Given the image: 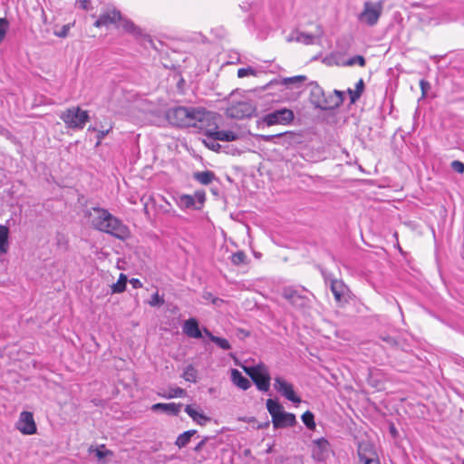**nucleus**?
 Returning a JSON list of instances; mask_svg holds the SVG:
<instances>
[{
  "mask_svg": "<svg viewBox=\"0 0 464 464\" xmlns=\"http://www.w3.org/2000/svg\"><path fill=\"white\" fill-rule=\"evenodd\" d=\"M167 119L172 125L178 127H195L202 130L214 119V113L203 108L176 107L167 111Z\"/></svg>",
  "mask_w": 464,
  "mask_h": 464,
  "instance_id": "f257e3e1",
  "label": "nucleus"
},
{
  "mask_svg": "<svg viewBox=\"0 0 464 464\" xmlns=\"http://www.w3.org/2000/svg\"><path fill=\"white\" fill-rule=\"evenodd\" d=\"M89 217L91 224L95 229L111 234L120 239H125L129 237L128 227L108 210L93 208L90 211Z\"/></svg>",
  "mask_w": 464,
  "mask_h": 464,
  "instance_id": "f03ea898",
  "label": "nucleus"
},
{
  "mask_svg": "<svg viewBox=\"0 0 464 464\" xmlns=\"http://www.w3.org/2000/svg\"><path fill=\"white\" fill-rule=\"evenodd\" d=\"M266 409L272 417V422L276 429L291 427L296 423L295 414L285 411L283 406L276 401L268 399Z\"/></svg>",
  "mask_w": 464,
  "mask_h": 464,
  "instance_id": "7ed1b4c3",
  "label": "nucleus"
},
{
  "mask_svg": "<svg viewBox=\"0 0 464 464\" xmlns=\"http://www.w3.org/2000/svg\"><path fill=\"white\" fill-rule=\"evenodd\" d=\"M383 5V0L365 1L362 11L357 15L358 22L371 27L376 25L382 16Z\"/></svg>",
  "mask_w": 464,
  "mask_h": 464,
  "instance_id": "20e7f679",
  "label": "nucleus"
},
{
  "mask_svg": "<svg viewBox=\"0 0 464 464\" xmlns=\"http://www.w3.org/2000/svg\"><path fill=\"white\" fill-rule=\"evenodd\" d=\"M245 372L252 379L257 389L267 392L270 387V375L267 367L264 363L255 366H243Z\"/></svg>",
  "mask_w": 464,
  "mask_h": 464,
  "instance_id": "39448f33",
  "label": "nucleus"
},
{
  "mask_svg": "<svg viewBox=\"0 0 464 464\" xmlns=\"http://www.w3.org/2000/svg\"><path fill=\"white\" fill-rule=\"evenodd\" d=\"M61 119L69 128L82 129L89 120V115L79 107H72L61 114Z\"/></svg>",
  "mask_w": 464,
  "mask_h": 464,
  "instance_id": "423d86ee",
  "label": "nucleus"
},
{
  "mask_svg": "<svg viewBox=\"0 0 464 464\" xmlns=\"http://www.w3.org/2000/svg\"><path fill=\"white\" fill-rule=\"evenodd\" d=\"M218 128L217 114L214 113V119L206 122V126L203 129L207 138L221 141H233L239 138V135L233 130H218Z\"/></svg>",
  "mask_w": 464,
  "mask_h": 464,
  "instance_id": "0eeeda50",
  "label": "nucleus"
},
{
  "mask_svg": "<svg viewBox=\"0 0 464 464\" xmlns=\"http://www.w3.org/2000/svg\"><path fill=\"white\" fill-rule=\"evenodd\" d=\"M294 120V112L293 111L284 108L280 110H276L273 112H270L264 116L263 121L267 126H272L276 124H288Z\"/></svg>",
  "mask_w": 464,
  "mask_h": 464,
  "instance_id": "6e6552de",
  "label": "nucleus"
},
{
  "mask_svg": "<svg viewBox=\"0 0 464 464\" xmlns=\"http://www.w3.org/2000/svg\"><path fill=\"white\" fill-rule=\"evenodd\" d=\"M206 200V194L203 190H198L194 195H181L179 198L178 205L181 208L200 209Z\"/></svg>",
  "mask_w": 464,
  "mask_h": 464,
  "instance_id": "1a4fd4ad",
  "label": "nucleus"
},
{
  "mask_svg": "<svg viewBox=\"0 0 464 464\" xmlns=\"http://www.w3.org/2000/svg\"><path fill=\"white\" fill-rule=\"evenodd\" d=\"M358 457L362 464L380 462L373 445L368 440H362L359 442Z\"/></svg>",
  "mask_w": 464,
  "mask_h": 464,
  "instance_id": "9d476101",
  "label": "nucleus"
},
{
  "mask_svg": "<svg viewBox=\"0 0 464 464\" xmlns=\"http://www.w3.org/2000/svg\"><path fill=\"white\" fill-rule=\"evenodd\" d=\"M274 382V388L284 397H285L288 401L299 403L301 401L300 397H298L295 391L294 387L291 383L287 382L282 377H276Z\"/></svg>",
  "mask_w": 464,
  "mask_h": 464,
  "instance_id": "9b49d317",
  "label": "nucleus"
},
{
  "mask_svg": "<svg viewBox=\"0 0 464 464\" xmlns=\"http://www.w3.org/2000/svg\"><path fill=\"white\" fill-rule=\"evenodd\" d=\"M255 111V108L251 103L247 102H239L235 104H231L227 109V114L230 118L242 119L245 117H249Z\"/></svg>",
  "mask_w": 464,
  "mask_h": 464,
  "instance_id": "f8f14e48",
  "label": "nucleus"
},
{
  "mask_svg": "<svg viewBox=\"0 0 464 464\" xmlns=\"http://www.w3.org/2000/svg\"><path fill=\"white\" fill-rule=\"evenodd\" d=\"M331 291L338 304L343 305L349 302L350 290L342 280H332Z\"/></svg>",
  "mask_w": 464,
  "mask_h": 464,
  "instance_id": "ddd939ff",
  "label": "nucleus"
},
{
  "mask_svg": "<svg viewBox=\"0 0 464 464\" xmlns=\"http://www.w3.org/2000/svg\"><path fill=\"white\" fill-rule=\"evenodd\" d=\"M16 429L25 435L34 434L36 432V424L33 413L29 411L21 412L16 423Z\"/></svg>",
  "mask_w": 464,
  "mask_h": 464,
  "instance_id": "4468645a",
  "label": "nucleus"
},
{
  "mask_svg": "<svg viewBox=\"0 0 464 464\" xmlns=\"http://www.w3.org/2000/svg\"><path fill=\"white\" fill-rule=\"evenodd\" d=\"M261 139L266 142L273 141L276 144H280L284 146H291L298 142V136L295 133L290 131L276 135H262Z\"/></svg>",
  "mask_w": 464,
  "mask_h": 464,
  "instance_id": "2eb2a0df",
  "label": "nucleus"
},
{
  "mask_svg": "<svg viewBox=\"0 0 464 464\" xmlns=\"http://www.w3.org/2000/svg\"><path fill=\"white\" fill-rule=\"evenodd\" d=\"M330 452V445L327 440L320 438L313 441L312 457L317 461L325 460Z\"/></svg>",
  "mask_w": 464,
  "mask_h": 464,
  "instance_id": "dca6fc26",
  "label": "nucleus"
},
{
  "mask_svg": "<svg viewBox=\"0 0 464 464\" xmlns=\"http://www.w3.org/2000/svg\"><path fill=\"white\" fill-rule=\"evenodd\" d=\"M121 20V14L117 9H109L102 13L99 18L95 21V27L107 26L109 24H117Z\"/></svg>",
  "mask_w": 464,
  "mask_h": 464,
  "instance_id": "f3484780",
  "label": "nucleus"
},
{
  "mask_svg": "<svg viewBox=\"0 0 464 464\" xmlns=\"http://www.w3.org/2000/svg\"><path fill=\"white\" fill-rule=\"evenodd\" d=\"M283 296L296 307H304L308 304V299L291 287L283 290Z\"/></svg>",
  "mask_w": 464,
  "mask_h": 464,
  "instance_id": "a211bd4d",
  "label": "nucleus"
},
{
  "mask_svg": "<svg viewBox=\"0 0 464 464\" xmlns=\"http://www.w3.org/2000/svg\"><path fill=\"white\" fill-rule=\"evenodd\" d=\"M185 411L196 423L201 426L206 425L211 420L209 417L206 416L202 411H199L197 408H194L192 405H187L185 408Z\"/></svg>",
  "mask_w": 464,
  "mask_h": 464,
  "instance_id": "6ab92c4d",
  "label": "nucleus"
},
{
  "mask_svg": "<svg viewBox=\"0 0 464 464\" xmlns=\"http://www.w3.org/2000/svg\"><path fill=\"white\" fill-rule=\"evenodd\" d=\"M181 407V403H156L152 405L151 410L153 411H160L170 415H178Z\"/></svg>",
  "mask_w": 464,
  "mask_h": 464,
  "instance_id": "aec40b11",
  "label": "nucleus"
},
{
  "mask_svg": "<svg viewBox=\"0 0 464 464\" xmlns=\"http://www.w3.org/2000/svg\"><path fill=\"white\" fill-rule=\"evenodd\" d=\"M183 332L186 335L192 338H200L202 336L198 324L194 318L188 319L184 323Z\"/></svg>",
  "mask_w": 464,
  "mask_h": 464,
  "instance_id": "412c9836",
  "label": "nucleus"
},
{
  "mask_svg": "<svg viewBox=\"0 0 464 464\" xmlns=\"http://www.w3.org/2000/svg\"><path fill=\"white\" fill-rule=\"evenodd\" d=\"M119 23H120V24L117 25L118 27L121 26L122 29L124 30V32L130 34L131 35H133L135 37H140L143 34L142 30L140 27L135 25L132 21H130L127 18H124L122 15H121V20H120Z\"/></svg>",
  "mask_w": 464,
  "mask_h": 464,
  "instance_id": "4be33fe9",
  "label": "nucleus"
},
{
  "mask_svg": "<svg viewBox=\"0 0 464 464\" xmlns=\"http://www.w3.org/2000/svg\"><path fill=\"white\" fill-rule=\"evenodd\" d=\"M231 381L236 386L244 391L247 390L251 386L249 380L243 376L237 369L231 370Z\"/></svg>",
  "mask_w": 464,
  "mask_h": 464,
  "instance_id": "5701e85b",
  "label": "nucleus"
},
{
  "mask_svg": "<svg viewBox=\"0 0 464 464\" xmlns=\"http://www.w3.org/2000/svg\"><path fill=\"white\" fill-rule=\"evenodd\" d=\"M322 34H323V31H322L321 27L318 26V34L316 35L297 32L295 39L296 42L303 43L304 44H314V39L316 37H320V36H322Z\"/></svg>",
  "mask_w": 464,
  "mask_h": 464,
  "instance_id": "b1692460",
  "label": "nucleus"
},
{
  "mask_svg": "<svg viewBox=\"0 0 464 464\" xmlns=\"http://www.w3.org/2000/svg\"><path fill=\"white\" fill-rule=\"evenodd\" d=\"M197 433V430H187L181 434H179L175 441V445L179 449H182L186 447L189 441L191 440V438Z\"/></svg>",
  "mask_w": 464,
  "mask_h": 464,
  "instance_id": "393cba45",
  "label": "nucleus"
},
{
  "mask_svg": "<svg viewBox=\"0 0 464 464\" xmlns=\"http://www.w3.org/2000/svg\"><path fill=\"white\" fill-rule=\"evenodd\" d=\"M9 228L6 226H0V255L5 254L9 247L8 243Z\"/></svg>",
  "mask_w": 464,
  "mask_h": 464,
  "instance_id": "a878e982",
  "label": "nucleus"
},
{
  "mask_svg": "<svg viewBox=\"0 0 464 464\" xmlns=\"http://www.w3.org/2000/svg\"><path fill=\"white\" fill-rule=\"evenodd\" d=\"M204 333L213 343H215L221 349L229 350L231 348V345L227 339L213 335L212 333L209 332L207 328H204Z\"/></svg>",
  "mask_w": 464,
  "mask_h": 464,
  "instance_id": "bb28decb",
  "label": "nucleus"
},
{
  "mask_svg": "<svg viewBox=\"0 0 464 464\" xmlns=\"http://www.w3.org/2000/svg\"><path fill=\"white\" fill-rule=\"evenodd\" d=\"M194 179L203 185H208L214 180L215 174L209 170L196 172L194 173Z\"/></svg>",
  "mask_w": 464,
  "mask_h": 464,
  "instance_id": "cd10ccee",
  "label": "nucleus"
},
{
  "mask_svg": "<svg viewBox=\"0 0 464 464\" xmlns=\"http://www.w3.org/2000/svg\"><path fill=\"white\" fill-rule=\"evenodd\" d=\"M363 89H364L363 80L360 79L357 82L354 90H351V89L348 90L352 103H354L361 97V95L363 92Z\"/></svg>",
  "mask_w": 464,
  "mask_h": 464,
  "instance_id": "c85d7f7f",
  "label": "nucleus"
},
{
  "mask_svg": "<svg viewBox=\"0 0 464 464\" xmlns=\"http://www.w3.org/2000/svg\"><path fill=\"white\" fill-rule=\"evenodd\" d=\"M127 284V276L124 274H120L119 279L115 284L111 285V293L119 294L125 291Z\"/></svg>",
  "mask_w": 464,
  "mask_h": 464,
  "instance_id": "c756f323",
  "label": "nucleus"
},
{
  "mask_svg": "<svg viewBox=\"0 0 464 464\" xmlns=\"http://www.w3.org/2000/svg\"><path fill=\"white\" fill-rule=\"evenodd\" d=\"M89 452L90 453H93L94 456L96 457V459L98 460H103V459L108 456V455H111V451L105 449V446L104 445H102L101 447L99 448H93V447H90L89 449Z\"/></svg>",
  "mask_w": 464,
  "mask_h": 464,
  "instance_id": "7c9ffc66",
  "label": "nucleus"
},
{
  "mask_svg": "<svg viewBox=\"0 0 464 464\" xmlns=\"http://www.w3.org/2000/svg\"><path fill=\"white\" fill-rule=\"evenodd\" d=\"M302 420L309 430L315 429L314 416L311 411H305L302 415Z\"/></svg>",
  "mask_w": 464,
  "mask_h": 464,
  "instance_id": "2f4dec72",
  "label": "nucleus"
},
{
  "mask_svg": "<svg viewBox=\"0 0 464 464\" xmlns=\"http://www.w3.org/2000/svg\"><path fill=\"white\" fill-rule=\"evenodd\" d=\"M231 262L235 266H239V265H242V264H246V254L243 251H237V252L234 253L231 256Z\"/></svg>",
  "mask_w": 464,
  "mask_h": 464,
  "instance_id": "473e14b6",
  "label": "nucleus"
},
{
  "mask_svg": "<svg viewBox=\"0 0 464 464\" xmlns=\"http://www.w3.org/2000/svg\"><path fill=\"white\" fill-rule=\"evenodd\" d=\"M183 378L188 382H195L197 380V371L192 365H188L183 372Z\"/></svg>",
  "mask_w": 464,
  "mask_h": 464,
  "instance_id": "72a5a7b5",
  "label": "nucleus"
},
{
  "mask_svg": "<svg viewBox=\"0 0 464 464\" xmlns=\"http://www.w3.org/2000/svg\"><path fill=\"white\" fill-rule=\"evenodd\" d=\"M354 64H359L361 67H363L365 65L364 57L362 55H355L344 63V65L347 66H353Z\"/></svg>",
  "mask_w": 464,
  "mask_h": 464,
  "instance_id": "f704fd0d",
  "label": "nucleus"
},
{
  "mask_svg": "<svg viewBox=\"0 0 464 464\" xmlns=\"http://www.w3.org/2000/svg\"><path fill=\"white\" fill-rule=\"evenodd\" d=\"M9 27L6 18H0V44L4 41Z\"/></svg>",
  "mask_w": 464,
  "mask_h": 464,
  "instance_id": "c9c22d12",
  "label": "nucleus"
},
{
  "mask_svg": "<svg viewBox=\"0 0 464 464\" xmlns=\"http://www.w3.org/2000/svg\"><path fill=\"white\" fill-rule=\"evenodd\" d=\"M185 390L176 387L173 389H170L169 391V393L165 395L167 398H176V397H183L185 395Z\"/></svg>",
  "mask_w": 464,
  "mask_h": 464,
  "instance_id": "e433bc0d",
  "label": "nucleus"
},
{
  "mask_svg": "<svg viewBox=\"0 0 464 464\" xmlns=\"http://www.w3.org/2000/svg\"><path fill=\"white\" fill-rule=\"evenodd\" d=\"M306 79L305 76L299 75V76H294L289 78L284 79L285 84H295V83H301Z\"/></svg>",
  "mask_w": 464,
  "mask_h": 464,
  "instance_id": "4c0bfd02",
  "label": "nucleus"
},
{
  "mask_svg": "<svg viewBox=\"0 0 464 464\" xmlns=\"http://www.w3.org/2000/svg\"><path fill=\"white\" fill-rule=\"evenodd\" d=\"M163 303L164 299L159 295L158 292L155 293L149 301L150 306H160Z\"/></svg>",
  "mask_w": 464,
  "mask_h": 464,
  "instance_id": "58836bf2",
  "label": "nucleus"
},
{
  "mask_svg": "<svg viewBox=\"0 0 464 464\" xmlns=\"http://www.w3.org/2000/svg\"><path fill=\"white\" fill-rule=\"evenodd\" d=\"M450 166L454 171H456L459 174H462L464 172V163H462L459 160H453L451 162Z\"/></svg>",
  "mask_w": 464,
  "mask_h": 464,
  "instance_id": "ea45409f",
  "label": "nucleus"
},
{
  "mask_svg": "<svg viewBox=\"0 0 464 464\" xmlns=\"http://www.w3.org/2000/svg\"><path fill=\"white\" fill-rule=\"evenodd\" d=\"M217 140H213V139L208 138V140H204V143L208 148L211 149L212 150H219L220 145L218 143H217Z\"/></svg>",
  "mask_w": 464,
  "mask_h": 464,
  "instance_id": "a19ab883",
  "label": "nucleus"
},
{
  "mask_svg": "<svg viewBox=\"0 0 464 464\" xmlns=\"http://www.w3.org/2000/svg\"><path fill=\"white\" fill-rule=\"evenodd\" d=\"M249 74H254V70L250 67L248 68H240L238 71H237V76L239 78H243L246 75H249Z\"/></svg>",
  "mask_w": 464,
  "mask_h": 464,
  "instance_id": "79ce46f5",
  "label": "nucleus"
},
{
  "mask_svg": "<svg viewBox=\"0 0 464 464\" xmlns=\"http://www.w3.org/2000/svg\"><path fill=\"white\" fill-rule=\"evenodd\" d=\"M209 440V438L208 437H204L197 445L196 447L194 448V450L196 452H199L203 450V448L205 447V445L208 443V441Z\"/></svg>",
  "mask_w": 464,
  "mask_h": 464,
  "instance_id": "37998d69",
  "label": "nucleus"
},
{
  "mask_svg": "<svg viewBox=\"0 0 464 464\" xmlns=\"http://www.w3.org/2000/svg\"><path fill=\"white\" fill-rule=\"evenodd\" d=\"M69 29H70V25L65 24L62 27L61 31L58 33H55V34L59 37H65L68 34Z\"/></svg>",
  "mask_w": 464,
  "mask_h": 464,
  "instance_id": "c03bdc74",
  "label": "nucleus"
},
{
  "mask_svg": "<svg viewBox=\"0 0 464 464\" xmlns=\"http://www.w3.org/2000/svg\"><path fill=\"white\" fill-rule=\"evenodd\" d=\"M77 4H79L81 8L88 10L90 8L91 2L89 0H79L77 1Z\"/></svg>",
  "mask_w": 464,
  "mask_h": 464,
  "instance_id": "a18cd8bd",
  "label": "nucleus"
},
{
  "mask_svg": "<svg viewBox=\"0 0 464 464\" xmlns=\"http://www.w3.org/2000/svg\"><path fill=\"white\" fill-rule=\"evenodd\" d=\"M420 86L423 95H425L427 89L430 87L429 82L424 80H421L420 82Z\"/></svg>",
  "mask_w": 464,
  "mask_h": 464,
  "instance_id": "49530a36",
  "label": "nucleus"
},
{
  "mask_svg": "<svg viewBox=\"0 0 464 464\" xmlns=\"http://www.w3.org/2000/svg\"><path fill=\"white\" fill-rule=\"evenodd\" d=\"M130 284L133 285L134 288H140L142 286V284L139 279H131Z\"/></svg>",
  "mask_w": 464,
  "mask_h": 464,
  "instance_id": "de8ad7c7",
  "label": "nucleus"
},
{
  "mask_svg": "<svg viewBox=\"0 0 464 464\" xmlns=\"http://www.w3.org/2000/svg\"><path fill=\"white\" fill-rule=\"evenodd\" d=\"M334 93L338 97L337 102H335V105H338L343 102V92L340 91H334Z\"/></svg>",
  "mask_w": 464,
  "mask_h": 464,
  "instance_id": "09e8293b",
  "label": "nucleus"
},
{
  "mask_svg": "<svg viewBox=\"0 0 464 464\" xmlns=\"http://www.w3.org/2000/svg\"><path fill=\"white\" fill-rule=\"evenodd\" d=\"M110 130H102L99 132L98 134V139L99 140H102L104 138L105 135H107L109 133Z\"/></svg>",
  "mask_w": 464,
  "mask_h": 464,
  "instance_id": "8fccbe9b",
  "label": "nucleus"
},
{
  "mask_svg": "<svg viewBox=\"0 0 464 464\" xmlns=\"http://www.w3.org/2000/svg\"><path fill=\"white\" fill-rule=\"evenodd\" d=\"M383 340H384L385 342H387V343H388L389 344H391V345H393V344H395V343H396L395 340H394V339H392V337H389V336H388V337H386V338H383Z\"/></svg>",
  "mask_w": 464,
  "mask_h": 464,
  "instance_id": "3c124183",
  "label": "nucleus"
},
{
  "mask_svg": "<svg viewBox=\"0 0 464 464\" xmlns=\"http://www.w3.org/2000/svg\"><path fill=\"white\" fill-rule=\"evenodd\" d=\"M391 431H392V433H395V432H396V430H395L394 427H392Z\"/></svg>",
  "mask_w": 464,
  "mask_h": 464,
  "instance_id": "603ef678",
  "label": "nucleus"
},
{
  "mask_svg": "<svg viewBox=\"0 0 464 464\" xmlns=\"http://www.w3.org/2000/svg\"><path fill=\"white\" fill-rule=\"evenodd\" d=\"M209 296H211V294H208V295H207V296L205 295V299L209 298Z\"/></svg>",
  "mask_w": 464,
  "mask_h": 464,
  "instance_id": "864d4df0",
  "label": "nucleus"
},
{
  "mask_svg": "<svg viewBox=\"0 0 464 464\" xmlns=\"http://www.w3.org/2000/svg\"><path fill=\"white\" fill-rule=\"evenodd\" d=\"M209 296H211V294H208V295H207V296L205 295V299L209 298Z\"/></svg>",
  "mask_w": 464,
  "mask_h": 464,
  "instance_id": "5fc2aeb1",
  "label": "nucleus"
},
{
  "mask_svg": "<svg viewBox=\"0 0 464 464\" xmlns=\"http://www.w3.org/2000/svg\"><path fill=\"white\" fill-rule=\"evenodd\" d=\"M209 296H211V294H208V295H207V296L205 295V299L209 298Z\"/></svg>",
  "mask_w": 464,
  "mask_h": 464,
  "instance_id": "6e6d98bb",
  "label": "nucleus"
},
{
  "mask_svg": "<svg viewBox=\"0 0 464 464\" xmlns=\"http://www.w3.org/2000/svg\"><path fill=\"white\" fill-rule=\"evenodd\" d=\"M370 464H381L380 462H372Z\"/></svg>",
  "mask_w": 464,
  "mask_h": 464,
  "instance_id": "4d7b16f0",
  "label": "nucleus"
}]
</instances>
